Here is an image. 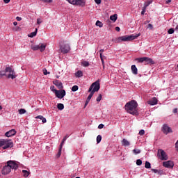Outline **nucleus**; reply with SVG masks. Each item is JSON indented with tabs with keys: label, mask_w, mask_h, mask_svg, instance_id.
<instances>
[{
	"label": "nucleus",
	"mask_w": 178,
	"mask_h": 178,
	"mask_svg": "<svg viewBox=\"0 0 178 178\" xmlns=\"http://www.w3.org/2000/svg\"><path fill=\"white\" fill-rule=\"evenodd\" d=\"M134 154H135L136 155H137V154H140L141 150L138 149H135L133 150Z\"/></svg>",
	"instance_id": "f704fd0d"
},
{
	"label": "nucleus",
	"mask_w": 178,
	"mask_h": 178,
	"mask_svg": "<svg viewBox=\"0 0 178 178\" xmlns=\"http://www.w3.org/2000/svg\"><path fill=\"white\" fill-rule=\"evenodd\" d=\"M0 147H3V149H8L13 147V141L10 139H1Z\"/></svg>",
	"instance_id": "20e7f679"
},
{
	"label": "nucleus",
	"mask_w": 178,
	"mask_h": 178,
	"mask_svg": "<svg viewBox=\"0 0 178 178\" xmlns=\"http://www.w3.org/2000/svg\"><path fill=\"white\" fill-rule=\"evenodd\" d=\"M140 35H141L140 33H136L132 34L129 36H121L118 38V42H120L122 41H133V40H136V38H138V37H140Z\"/></svg>",
	"instance_id": "39448f33"
},
{
	"label": "nucleus",
	"mask_w": 178,
	"mask_h": 178,
	"mask_svg": "<svg viewBox=\"0 0 178 178\" xmlns=\"http://www.w3.org/2000/svg\"><path fill=\"white\" fill-rule=\"evenodd\" d=\"M43 74H44V76H47V74H49L50 72H48L46 69L43 70Z\"/></svg>",
	"instance_id": "79ce46f5"
},
{
	"label": "nucleus",
	"mask_w": 178,
	"mask_h": 178,
	"mask_svg": "<svg viewBox=\"0 0 178 178\" xmlns=\"http://www.w3.org/2000/svg\"><path fill=\"white\" fill-rule=\"evenodd\" d=\"M42 23V19L41 18H38L37 19V24H41Z\"/></svg>",
	"instance_id": "ea45409f"
},
{
	"label": "nucleus",
	"mask_w": 178,
	"mask_h": 178,
	"mask_svg": "<svg viewBox=\"0 0 178 178\" xmlns=\"http://www.w3.org/2000/svg\"><path fill=\"white\" fill-rule=\"evenodd\" d=\"M44 118V116L42 115H38L37 117H35V119H40V120H42V119Z\"/></svg>",
	"instance_id": "8fccbe9b"
},
{
	"label": "nucleus",
	"mask_w": 178,
	"mask_h": 178,
	"mask_svg": "<svg viewBox=\"0 0 178 178\" xmlns=\"http://www.w3.org/2000/svg\"><path fill=\"white\" fill-rule=\"evenodd\" d=\"M88 102H90V100L88 99H86V103H85V108L88 105Z\"/></svg>",
	"instance_id": "603ef678"
},
{
	"label": "nucleus",
	"mask_w": 178,
	"mask_h": 178,
	"mask_svg": "<svg viewBox=\"0 0 178 178\" xmlns=\"http://www.w3.org/2000/svg\"><path fill=\"white\" fill-rule=\"evenodd\" d=\"M146 8L145 7H143L142 8V12H141V15H144L145 13V10H146Z\"/></svg>",
	"instance_id": "c03bdc74"
},
{
	"label": "nucleus",
	"mask_w": 178,
	"mask_h": 178,
	"mask_svg": "<svg viewBox=\"0 0 178 178\" xmlns=\"http://www.w3.org/2000/svg\"><path fill=\"white\" fill-rule=\"evenodd\" d=\"M16 135V130L11 129L5 134L6 137H12V136Z\"/></svg>",
	"instance_id": "2eb2a0df"
},
{
	"label": "nucleus",
	"mask_w": 178,
	"mask_h": 178,
	"mask_svg": "<svg viewBox=\"0 0 178 178\" xmlns=\"http://www.w3.org/2000/svg\"><path fill=\"white\" fill-rule=\"evenodd\" d=\"M110 20H112V22H116V20H118V14H114L113 15H111L110 17Z\"/></svg>",
	"instance_id": "5701e85b"
},
{
	"label": "nucleus",
	"mask_w": 178,
	"mask_h": 178,
	"mask_svg": "<svg viewBox=\"0 0 178 178\" xmlns=\"http://www.w3.org/2000/svg\"><path fill=\"white\" fill-rule=\"evenodd\" d=\"M104 49H100V51H99L100 57H101V55L102 56V53L104 52Z\"/></svg>",
	"instance_id": "5fc2aeb1"
},
{
	"label": "nucleus",
	"mask_w": 178,
	"mask_h": 178,
	"mask_svg": "<svg viewBox=\"0 0 178 178\" xmlns=\"http://www.w3.org/2000/svg\"><path fill=\"white\" fill-rule=\"evenodd\" d=\"M163 166H164V168H168V169H172L173 166H175V163L172 161H164L163 163Z\"/></svg>",
	"instance_id": "ddd939ff"
},
{
	"label": "nucleus",
	"mask_w": 178,
	"mask_h": 178,
	"mask_svg": "<svg viewBox=\"0 0 178 178\" xmlns=\"http://www.w3.org/2000/svg\"><path fill=\"white\" fill-rule=\"evenodd\" d=\"M139 134L140 136H144V134H145V131H144V129L140 130Z\"/></svg>",
	"instance_id": "a19ab883"
},
{
	"label": "nucleus",
	"mask_w": 178,
	"mask_h": 178,
	"mask_svg": "<svg viewBox=\"0 0 178 178\" xmlns=\"http://www.w3.org/2000/svg\"><path fill=\"white\" fill-rule=\"evenodd\" d=\"M3 76H6L8 79H12V80L17 77L12 67H6L4 71H0V77H3Z\"/></svg>",
	"instance_id": "f03ea898"
},
{
	"label": "nucleus",
	"mask_w": 178,
	"mask_h": 178,
	"mask_svg": "<svg viewBox=\"0 0 178 178\" xmlns=\"http://www.w3.org/2000/svg\"><path fill=\"white\" fill-rule=\"evenodd\" d=\"M136 60H138L139 63H143V62H145V57L136 58Z\"/></svg>",
	"instance_id": "bb28decb"
},
{
	"label": "nucleus",
	"mask_w": 178,
	"mask_h": 178,
	"mask_svg": "<svg viewBox=\"0 0 178 178\" xmlns=\"http://www.w3.org/2000/svg\"><path fill=\"white\" fill-rule=\"evenodd\" d=\"M45 48H47V46L44 44H41V45L31 46V49H33V51H38V49H40V52H44Z\"/></svg>",
	"instance_id": "6e6552de"
},
{
	"label": "nucleus",
	"mask_w": 178,
	"mask_h": 178,
	"mask_svg": "<svg viewBox=\"0 0 178 178\" xmlns=\"http://www.w3.org/2000/svg\"><path fill=\"white\" fill-rule=\"evenodd\" d=\"M57 108L59 111H63V109H65V105L62 103H59L57 104Z\"/></svg>",
	"instance_id": "b1692460"
},
{
	"label": "nucleus",
	"mask_w": 178,
	"mask_h": 178,
	"mask_svg": "<svg viewBox=\"0 0 178 178\" xmlns=\"http://www.w3.org/2000/svg\"><path fill=\"white\" fill-rule=\"evenodd\" d=\"M20 30H21L20 27H18V26L15 27V31H20Z\"/></svg>",
	"instance_id": "6e6d98bb"
},
{
	"label": "nucleus",
	"mask_w": 178,
	"mask_h": 178,
	"mask_svg": "<svg viewBox=\"0 0 178 178\" xmlns=\"http://www.w3.org/2000/svg\"><path fill=\"white\" fill-rule=\"evenodd\" d=\"M22 173H23L24 177H29V176L30 175V172H29L26 170H23Z\"/></svg>",
	"instance_id": "393cba45"
},
{
	"label": "nucleus",
	"mask_w": 178,
	"mask_h": 178,
	"mask_svg": "<svg viewBox=\"0 0 178 178\" xmlns=\"http://www.w3.org/2000/svg\"><path fill=\"white\" fill-rule=\"evenodd\" d=\"M165 1L167 5H168V3H170V2H172V0H165Z\"/></svg>",
	"instance_id": "13d9d810"
},
{
	"label": "nucleus",
	"mask_w": 178,
	"mask_h": 178,
	"mask_svg": "<svg viewBox=\"0 0 178 178\" xmlns=\"http://www.w3.org/2000/svg\"><path fill=\"white\" fill-rule=\"evenodd\" d=\"M54 84H55V86H56V87H58V88H59L60 90H62V88H63V83L58 80L54 81Z\"/></svg>",
	"instance_id": "a211bd4d"
},
{
	"label": "nucleus",
	"mask_w": 178,
	"mask_h": 178,
	"mask_svg": "<svg viewBox=\"0 0 178 178\" xmlns=\"http://www.w3.org/2000/svg\"><path fill=\"white\" fill-rule=\"evenodd\" d=\"M149 22H150V21H145V22H144V24H148V23H149Z\"/></svg>",
	"instance_id": "e2e57ef3"
},
{
	"label": "nucleus",
	"mask_w": 178,
	"mask_h": 178,
	"mask_svg": "<svg viewBox=\"0 0 178 178\" xmlns=\"http://www.w3.org/2000/svg\"><path fill=\"white\" fill-rule=\"evenodd\" d=\"M151 3H152V1H149L145 2L144 3L143 8L147 9V8H148V6H149V5H151Z\"/></svg>",
	"instance_id": "cd10ccee"
},
{
	"label": "nucleus",
	"mask_w": 178,
	"mask_h": 178,
	"mask_svg": "<svg viewBox=\"0 0 178 178\" xmlns=\"http://www.w3.org/2000/svg\"><path fill=\"white\" fill-rule=\"evenodd\" d=\"M65 144V140H62L60 146H59V148H62L63 147V145Z\"/></svg>",
	"instance_id": "de8ad7c7"
},
{
	"label": "nucleus",
	"mask_w": 178,
	"mask_h": 178,
	"mask_svg": "<svg viewBox=\"0 0 178 178\" xmlns=\"http://www.w3.org/2000/svg\"><path fill=\"white\" fill-rule=\"evenodd\" d=\"M99 80L96 81L92 85L90 86L88 92H90V95H88L87 99L89 101H91V98H92V96L94 94L98 91H99Z\"/></svg>",
	"instance_id": "7ed1b4c3"
},
{
	"label": "nucleus",
	"mask_w": 178,
	"mask_h": 178,
	"mask_svg": "<svg viewBox=\"0 0 178 178\" xmlns=\"http://www.w3.org/2000/svg\"><path fill=\"white\" fill-rule=\"evenodd\" d=\"M60 51L63 54H67L70 51V46L68 44H64L60 47Z\"/></svg>",
	"instance_id": "9b49d317"
},
{
	"label": "nucleus",
	"mask_w": 178,
	"mask_h": 178,
	"mask_svg": "<svg viewBox=\"0 0 178 178\" xmlns=\"http://www.w3.org/2000/svg\"><path fill=\"white\" fill-rule=\"evenodd\" d=\"M101 140H102V136L101 135H98L97 137V144H99V143H101Z\"/></svg>",
	"instance_id": "7c9ffc66"
},
{
	"label": "nucleus",
	"mask_w": 178,
	"mask_h": 178,
	"mask_svg": "<svg viewBox=\"0 0 178 178\" xmlns=\"http://www.w3.org/2000/svg\"><path fill=\"white\" fill-rule=\"evenodd\" d=\"M69 136L67 135H66L64 138H68Z\"/></svg>",
	"instance_id": "338daca9"
},
{
	"label": "nucleus",
	"mask_w": 178,
	"mask_h": 178,
	"mask_svg": "<svg viewBox=\"0 0 178 178\" xmlns=\"http://www.w3.org/2000/svg\"><path fill=\"white\" fill-rule=\"evenodd\" d=\"M136 165H138V166H141V165H143V161L140 159H138L136 161Z\"/></svg>",
	"instance_id": "e433bc0d"
},
{
	"label": "nucleus",
	"mask_w": 178,
	"mask_h": 178,
	"mask_svg": "<svg viewBox=\"0 0 178 178\" xmlns=\"http://www.w3.org/2000/svg\"><path fill=\"white\" fill-rule=\"evenodd\" d=\"M7 165L10 167L11 170L15 169V170H16L19 168L17 163H16V162L13 161H8L7 162Z\"/></svg>",
	"instance_id": "f8f14e48"
},
{
	"label": "nucleus",
	"mask_w": 178,
	"mask_h": 178,
	"mask_svg": "<svg viewBox=\"0 0 178 178\" xmlns=\"http://www.w3.org/2000/svg\"><path fill=\"white\" fill-rule=\"evenodd\" d=\"M162 131L164 134H169V133H173L172 128L168 126V124H164L162 127Z\"/></svg>",
	"instance_id": "9d476101"
},
{
	"label": "nucleus",
	"mask_w": 178,
	"mask_h": 178,
	"mask_svg": "<svg viewBox=\"0 0 178 178\" xmlns=\"http://www.w3.org/2000/svg\"><path fill=\"white\" fill-rule=\"evenodd\" d=\"M96 26L99 27H102V26H104V24H102V22H101L100 21L97 20L96 22Z\"/></svg>",
	"instance_id": "473e14b6"
},
{
	"label": "nucleus",
	"mask_w": 178,
	"mask_h": 178,
	"mask_svg": "<svg viewBox=\"0 0 178 178\" xmlns=\"http://www.w3.org/2000/svg\"><path fill=\"white\" fill-rule=\"evenodd\" d=\"M71 5H75L76 6H81V8H84L86 6V1L85 0H66Z\"/></svg>",
	"instance_id": "423d86ee"
},
{
	"label": "nucleus",
	"mask_w": 178,
	"mask_h": 178,
	"mask_svg": "<svg viewBox=\"0 0 178 178\" xmlns=\"http://www.w3.org/2000/svg\"><path fill=\"white\" fill-rule=\"evenodd\" d=\"M13 24H14V26H16L17 24V22H14Z\"/></svg>",
	"instance_id": "0e129e2a"
},
{
	"label": "nucleus",
	"mask_w": 178,
	"mask_h": 178,
	"mask_svg": "<svg viewBox=\"0 0 178 178\" xmlns=\"http://www.w3.org/2000/svg\"><path fill=\"white\" fill-rule=\"evenodd\" d=\"M145 168L146 169H151V163L148 162V161H146L145 165Z\"/></svg>",
	"instance_id": "c85d7f7f"
},
{
	"label": "nucleus",
	"mask_w": 178,
	"mask_h": 178,
	"mask_svg": "<svg viewBox=\"0 0 178 178\" xmlns=\"http://www.w3.org/2000/svg\"><path fill=\"white\" fill-rule=\"evenodd\" d=\"M50 90H51V91H53V92H55V91H57V90H58L55 89V86H51L50 87Z\"/></svg>",
	"instance_id": "37998d69"
},
{
	"label": "nucleus",
	"mask_w": 178,
	"mask_h": 178,
	"mask_svg": "<svg viewBox=\"0 0 178 178\" xmlns=\"http://www.w3.org/2000/svg\"><path fill=\"white\" fill-rule=\"evenodd\" d=\"M42 123H47V119L43 117V118H42Z\"/></svg>",
	"instance_id": "3c124183"
},
{
	"label": "nucleus",
	"mask_w": 178,
	"mask_h": 178,
	"mask_svg": "<svg viewBox=\"0 0 178 178\" xmlns=\"http://www.w3.org/2000/svg\"><path fill=\"white\" fill-rule=\"evenodd\" d=\"M153 27L154 26L151 24H149L148 26H147V29H150V30H152Z\"/></svg>",
	"instance_id": "49530a36"
},
{
	"label": "nucleus",
	"mask_w": 178,
	"mask_h": 178,
	"mask_svg": "<svg viewBox=\"0 0 178 178\" xmlns=\"http://www.w3.org/2000/svg\"><path fill=\"white\" fill-rule=\"evenodd\" d=\"M38 31V29H35L34 32H32L30 33V35H29V37H30L31 38H33L34 37H35V35H37V32Z\"/></svg>",
	"instance_id": "412c9836"
},
{
	"label": "nucleus",
	"mask_w": 178,
	"mask_h": 178,
	"mask_svg": "<svg viewBox=\"0 0 178 178\" xmlns=\"http://www.w3.org/2000/svg\"><path fill=\"white\" fill-rule=\"evenodd\" d=\"M81 65L83 67H88V66H90V63L88 61H83L81 62Z\"/></svg>",
	"instance_id": "a878e982"
},
{
	"label": "nucleus",
	"mask_w": 178,
	"mask_h": 178,
	"mask_svg": "<svg viewBox=\"0 0 178 178\" xmlns=\"http://www.w3.org/2000/svg\"><path fill=\"white\" fill-rule=\"evenodd\" d=\"M122 145H123L124 147H129V145H130V142H129V140H127V139H123L122 140Z\"/></svg>",
	"instance_id": "aec40b11"
},
{
	"label": "nucleus",
	"mask_w": 178,
	"mask_h": 178,
	"mask_svg": "<svg viewBox=\"0 0 178 178\" xmlns=\"http://www.w3.org/2000/svg\"><path fill=\"white\" fill-rule=\"evenodd\" d=\"M19 115H24L26 113V109L21 108L18 111Z\"/></svg>",
	"instance_id": "c756f323"
},
{
	"label": "nucleus",
	"mask_w": 178,
	"mask_h": 178,
	"mask_svg": "<svg viewBox=\"0 0 178 178\" xmlns=\"http://www.w3.org/2000/svg\"><path fill=\"white\" fill-rule=\"evenodd\" d=\"M173 113H177V108H175L173 110Z\"/></svg>",
	"instance_id": "680f3d73"
},
{
	"label": "nucleus",
	"mask_w": 178,
	"mask_h": 178,
	"mask_svg": "<svg viewBox=\"0 0 178 178\" xmlns=\"http://www.w3.org/2000/svg\"><path fill=\"white\" fill-rule=\"evenodd\" d=\"M16 20H17V22H21L22 17H16Z\"/></svg>",
	"instance_id": "4d7b16f0"
},
{
	"label": "nucleus",
	"mask_w": 178,
	"mask_h": 178,
	"mask_svg": "<svg viewBox=\"0 0 178 178\" xmlns=\"http://www.w3.org/2000/svg\"><path fill=\"white\" fill-rule=\"evenodd\" d=\"M115 30H116L117 31H120V28L119 26H116V27H115Z\"/></svg>",
	"instance_id": "052dcab7"
},
{
	"label": "nucleus",
	"mask_w": 178,
	"mask_h": 178,
	"mask_svg": "<svg viewBox=\"0 0 178 178\" xmlns=\"http://www.w3.org/2000/svg\"><path fill=\"white\" fill-rule=\"evenodd\" d=\"M154 60L151 58L145 57V65H154Z\"/></svg>",
	"instance_id": "dca6fc26"
},
{
	"label": "nucleus",
	"mask_w": 178,
	"mask_h": 178,
	"mask_svg": "<svg viewBox=\"0 0 178 178\" xmlns=\"http://www.w3.org/2000/svg\"><path fill=\"white\" fill-rule=\"evenodd\" d=\"M158 155L161 161H168V154H166V152H165L163 149H159Z\"/></svg>",
	"instance_id": "0eeeda50"
},
{
	"label": "nucleus",
	"mask_w": 178,
	"mask_h": 178,
	"mask_svg": "<svg viewBox=\"0 0 178 178\" xmlns=\"http://www.w3.org/2000/svg\"><path fill=\"white\" fill-rule=\"evenodd\" d=\"M137 106H138L137 102H136V100H131L126 104L125 109L128 113H130V115L138 116V109L137 108Z\"/></svg>",
	"instance_id": "f257e3e1"
},
{
	"label": "nucleus",
	"mask_w": 178,
	"mask_h": 178,
	"mask_svg": "<svg viewBox=\"0 0 178 178\" xmlns=\"http://www.w3.org/2000/svg\"><path fill=\"white\" fill-rule=\"evenodd\" d=\"M11 169H10V167L9 166V165H8V164L7 165H6L3 168V170H2V171H1V173H2V175H9V173H10V172H11Z\"/></svg>",
	"instance_id": "4468645a"
},
{
	"label": "nucleus",
	"mask_w": 178,
	"mask_h": 178,
	"mask_svg": "<svg viewBox=\"0 0 178 178\" xmlns=\"http://www.w3.org/2000/svg\"><path fill=\"white\" fill-rule=\"evenodd\" d=\"M4 3H9L10 2V0H3Z\"/></svg>",
	"instance_id": "bf43d9fd"
},
{
	"label": "nucleus",
	"mask_w": 178,
	"mask_h": 178,
	"mask_svg": "<svg viewBox=\"0 0 178 178\" xmlns=\"http://www.w3.org/2000/svg\"><path fill=\"white\" fill-rule=\"evenodd\" d=\"M77 90H79V86L77 85H75L72 88V91L74 92L77 91Z\"/></svg>",
	"instance_id": "72a5a7b5"
},
{
	"label": "nucleus",
	"mask_w": 178,
	"mask_h": 178,
	"mask_svg": "<svg viewBox=\"0 0 178 178\" xmlns=\"http://www.w3.org/2000/svg\"><path fill=\"white\" fill-rule=\"evenodd\" d=\"M168 34H173V33H175V29L171 28L168 31Z\"/></svg>",
	"instance_id": "58836bf2"
},
{
	"label": "nucleus",
	"mask_w": 178,
	"mask_h": 178,
	"mask_svg": "<svg viewBox=\"0 0 178 178\" xmlns=\"http://www.w3.org/2000/svg\"><path fill=\"white\" fill-rule=\"evenodd\" d=\"M148 105H156L158 104V99L156 97H153L151 100L147 102Z\"/></svg>",
	"instance_id": "f3484780"
},
{
	"label": "nucleus",
	"mask_w": 178,
	"mask_h": 178,
	"mask_svg": "<svg viewBox=\"0 0 178 178\" xmlns=\"http://www.w3.org/2000/svg\"><path fill=\"white\" fill-rule=\"evenodd\" d=\"M100 59L102 60V63L103 65V67H105V62L104 61V56L101 55Z\"/></svg>",
	"instance_id": "4c0bfd02"
},
{
	"label": "nucleus",
	"mask_w": 178,
	"mask_h": 178,
	"mask_svg": "<svg viewBox=\"0 0 178 178\" xmlns=\"http://www.w3.org/2000/svg\"><path fill=\"white\" fill-rule=\"evenodd\" d=\"M75 77H77L78 79H80V77H83V72L78 71L75 73Z\"/></svg>",
	"instance_id": "4be33fe9"
},
{
	"label": "nucleus",
	"mask_w": 178,
	"mask_h": 178,
	"mask_svg": "<svg viewBox=\"0 0 178 178\" xmlns=\"http://www.w3.org/2000/svg\"><path fill=\"white\" fill-rule=\"evenodd\" d=\"M152 172H154V173H159V170L156 169H152Z\"/></svg>",
	"instance_id": "09e8293b"
},
{
	"label": "nucleus",
	"mask_w": 178,
	"mask_h": 178,
	"mask_svg": "<svg viewBox=\"0 0 178 178\" xmlns=\"http://www.w3.org/2000/svg\"><path fill=\"white\" fill-rule=\"evenodd\" d=\"M95 3H97V5H100L102 0H95Z\"/></svg>",
	"instance_id": "a18cd8bd"
},
{
	"label": "nucleus",
	"mask_w": 178,
	"mask_h": 178,
	"mask_svg": "<svg viewBox=\"0 0 178 178\" xmlns=\"http://www.w3.org/2000/svg\"><path fill=\"white\" fill-rule=\"evenodd\" d=\"M98 129H104V124H100L98 126Z\"/></svg>",
	"instance_id": "864d4df0"
},
{
	"label": "nucleus",
	"mask_w": 178,
	"mask_h": 178,
	"mask_svg": "<svg viewBox=\"0 0 178 178\" xmlns=\"http://www.w3.org/2000/svg\"><path fill=\"white\" fill-rule=\"evenodd\" d=\"M102 99V95L99 94L98 97L96 99L97 102H100Z\"/></svg>",
	"instance_id": "2f4dec72"
},
{
	"label": "nucleus",
	"mask_w": 178,
	"mask_h": 178,
	"mask_svg": "<svg viewBox=\"0 0 178 178\" xmlns=\"http://www.w3.org/2000/svg\"><path fill=\"white\" fill-rule=\"evenodd\" d=\"M66 140H67V138L64 137L63 139V141H66Z\"/></svg>",
	"instance_id": "69168bd1"
},
{
	"label": "nucleus",
	"mask_w": 178,
	"mask_h": 178,
	"mask_svg": "<svg viewBox=\"0 0 178 178\" xmlns=\"http://www.w3.org/2000/svg\"><path fill=\"white\" fill-rule=\"evenodd\" d=\"M131 70L133 74H135V75L138 74V69H137V67H136V65H131Z\"/></svg>",
	"instance_id": "6ab92c4d"
},
{
	"label": "nucleus",
	"mask_w": 178,
	"mask_h": 178,
	"mask_svg": "<svg viewBox=\"0 0 178 178\" xmlns=\"http://www.w3.org/2000/svg\"><path fill=\"white\" fill-rule=\"evenodd\" d=\"M54 93L57 98L59 99H62L65 95H66V91L65 90H54Z\"/></svg>",
	"instance_id": "1a4fd4ad"
},
{
	"label": "nucleus",
	"mask_w": 178,
	"mask_h": 178,
	"mask_svg": "<svg viewBox=\"0 0 178 178\" xmlns=\"http://www.w3.org/2000/svg\"><path fill=\"white\" fill-rule=\"evenodd\" d=\"M61 154H62V148L59 147L58 152L56 155L57 158H59Z\"/></svg>",
	"instance_id": "c9c22d12"
},
{
	"label": "nucleus",
	"mask_w": 178,
	"mask_h": 178,
	"mask_svg": "<svg viewBox=\"0 0 178 178\" xmlns=\"http://www.w3.org/2000/svg\"><path fill=\"white\" fill-rule=\"evenodd\" d=\"M175 30H178V25L176 26Z\"/></svg>",
	"instance_id": "774afa93"
}]
</instances>
